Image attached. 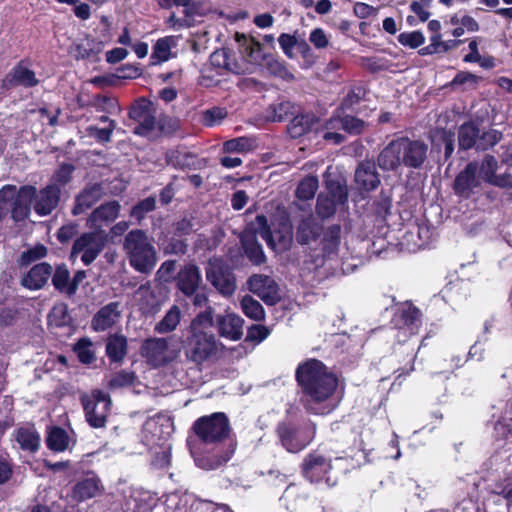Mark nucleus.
<instances>
[{
	"instance_id": "nucleus-62",
	"label": "nucleus",
	"mask_w": 512,
	"mask_h": 512,
	"mask_svg": "<svg viewBox=\"0 0 512 512\" xmlns=\"http://www.w3.org/2000/svg\"><path fill=\"white\" fill-rule=\"evenodd\" d=\"M309 41L313 44V46L317 49H323L328 46L329 40L324 30L321 28H316L312 30L309 36Z\"/></svg>"
},
{
	"instance_id": "nucleus-20",
	"label": "nucleus",
	"mask_w": 512,
	"mask_h": 512,
	"mask_svg": "<svg viewBox=\"0 0 512 512\" xmlns=\"http://www.w3.org/2000/svg\"><path fill=\"white\" fill-rule=\"evenodd\" d=\"M120 205L116 201L102 204L90 215L87 225L95 231H103L102 227L113 222L119 215Z\"/></svg>"
},
{
	"instance_id": "nucleus-56",
	"label": "nucleus",
	"mask_w": 512,
	"mask_h": 512,
	"mask_svg": "<svg viewBox=\"0 0 512 512\" xmlns=\"http://www.w3.org/2000/svg\"><path fill=\"white\" fill-rule=\"evenodd\" d=\"M115 122L110 121V125L106 128H98L96 126H89L86 130L90 136L96 138L99 142H109L115 129Z\"/></svg>"
},
{
	"instance_id": "nucleus-7",
	"label": "nucleus",
	"mask_w": 512,
	"mask_h": 512,
	"mask_svg": "<svg viewBox=\"0 0 512 512\" xmlns=\"http://www.w3.org/2000/svg\"><path fill=\"white\" fill-rule=\"evenodd\" d=\"M193 430L204 443L218 444L229 435V420L222 412L213 413L197 419L193 424Z\"/></svg>"
},
{
	"instance_id": "nucleus-51",
	"label": "nucleus",
	"mask_w": 512,
	"mask_h": 512,
	"mask_svg": "<svg viewBox=\"0 0 512 512\" xmlns=\"http://www.w3.org/2000/svg\"><path fill=\"white\" fill-rule=\"evenodd\" d=\"M269 72L275 76H278L282 79H292L293 75L288 71L285 65L277 59L273 57H266L264 60Z\"/></svg>"
},
{
	"instance_id": "nucleus-46",
	"label": "nucleus",
	"mask_w": 512,
	"mask_h": 512,
	"mask_svg": "<svg viewBox=\"0 0 512 512\" xmlns=\"http://www.w3.org/2000/svg\"><path fill=\"white\" fill-rule=\"evenodd\" d=\"M47 255V248L43 244H36L33 247L23 251L20 256L21 265H30L31 263L44 258Z\"/></svg>"
},
{
	"instance_id": "nucleus-23",
	"label": "nucleus",
	"mask_w": 512,
	"mask_h": 512,
	"mask_svg": "<svg viewBox=\"0 0 512 512\" xmlns=\"http://www.w3.org/2000/svg\"><path fill=\"white\" fill-rule=\"evenodd\" d=\"M102 491L100 479L93 473L79 480L72 489V498L77 502H83L96 497Z\"/></svg>"
},
{
	"instance_id": "nucleus-33",
	"label": "nucleus",
	"mask_w": 512,
	"mask_h": 512,
	"mask_svg": "<svg viewBox=\"0 0 512 512\" xmlns=\"http://www.w3.org/2000/svg\"><path fill=\"white\" fill-rule=\"evenodd\" d=\"M106 353L113 362H121L127 353V339L123 335L114 334L107 339Z\"/></svg>"
},
{
	"instance_id": "nucleus-18",
	"label": "nucleus",
	"mask_w": 512,
	"mask_h": 512,
	"mask_svg": "<svg viewBox=\"0 0 512 512\" xmlns=\"http://www.w3.org/2000/svg\"><path fill=\"white\" fill-rule=\"evenodd\" d=\"M244 320L233 312L226 311L216 318L218 333L231 341H238L243 336Z\"/></svg>"
},
{
	"instance_id": "nucleus-57",
	"label": "nucleus",
	"mask_w": 512,
	"mask_h": 512,
	"mask_svg": "<svg viewBox=\"0 0 512 512\" xmlns=\"http://www.w3.org/2000/svg\"><path fill=\"white\" fill-rule=\"evenodd\" d=\"M74 171V167L71 164H63L60 166V168L54 173L53 175V182L59 187L62 185L67 184L72 176V173Z\"/></svg>"
},
{
	"instance_id": "nucleus-38",
	"label": "nucleus",
	"mask_w": 512,
	"mask_h": 512,
	"mask_svg": "<svg viewBox=\"0 0 512 512\" xmlns=\"http://www.w3.org/2000/svg\"><path fill=\"white\" fill-rule=\"evenodd\" d=\"M314 117L311 115H296L288 125V132L293 138L305 134L311 127Z\"/></svg>"
},
{
	"instance_id": "nucleus-60",
	"label": "nucleus",
	"mask_w": 512,
	"mask_h": 512,
	"mask_svg": "<svg viewBox=\"0 0 512 512\" xmlns=\"http://www.w3.org/2000/svg\"><path fill=\"white\" fill-rule=\"evenodd\" d=\"M270 330L263 325H253L248 329L247 339L257 343L262 342L268 337Z\"/></svg>"
},
{
	"instance_id": "nucleus-61",
	"label": "nucleus",
	"mask_w": 512,
	"mask_h": 512,
	"mask_svg": "<svg viewBox=\"0 0 512 512\" xmlns=\"http://www.w3.org/2000/svg\"><path fill=\"white\" fill-rule=\"evenodd\" d=\"M279 45L281 49L283 50L284 54L292 58L293 57V48L295 47L297 40L293 35L283 33L278 38Z\"/></svg>"
},
{
	"instance_id": "nucleus-6",
	"label": "nucleus",
	"mask_w": 512,
	"mask_h": 512,
	"mask_svg": "<svg viewBox=\"0 0 512 512\" xmlns=\"http://www.w3.org/2000/svg\"><path fill=\"white\" fill-rule=\"evenodd\" d=\"M255 232L266 241L267 245L276 252H284L289 249L292 239V224L288 217L282 216L278 219L277 227L270 231L267 219L263 215H258L253 224Z\"/></svg>"
},
{
	"instance_id": "nucleus-16",
	"label": "nucleus",
	"mask_w": 512,
	"mask_h": 512,
	"mask_svg": "<svg viewBox=\"0 0 512 512\" xmlns=\"http://www.w3.org/2000/svg\"><path fill=\"white\" fill-rule=\"evenodd\" d=\"M478 163L470 162L455 178L454 191L463 198H469L481 188L482 179L477 174Z\"/></svg>"
},
{
	"instance_id": "nucleus-53",
	"label": "nucleus",
	"mask_w": 512,
	"mask_h": 512,
	"mask_svg": "<svg viewBox=\"0 0 512 512\" xmlns=\"http://www.w3.org/2000/svg\"><path fill=\"white\" fill-rule=\"evenodd\" d=\"M134 381V374L132 372H128L122 370L120 372L115 373L111 376L108 386L111 389L122 388L125 386H129Z\"/></svg>"
},
{
	"instance_id": "nucleus-40",
	"label": "nucleus",
	"mask_w": 512,
	"mask_h": 512,
	"mask_svg": "<svg viewBox=\"0 0 512 512\" xmlns=\"http://www.w3.org/2000/svg\"><path fill=\"white\" fill-rule=\"evenodd\" d=\"M241 307L244 314L253 320L260 321L265 317L262 305L249 295L242 298Z\"/></svg>"
},
{
	"instance_id": "nucleus-43",
	"label": "nucleus",
	"mask_w": 512,
	"mask_h": 512,
	"mask_svg": "<svg viewBox=\"0 0 512 512\" xmlns=\"http://www.w3.org/2000/svg\"><path fill=\"white\" fill-rule=\"evenodd\" d=\"M90 105L94 107L96 111L108 114H113L120 110L116 98L107 95L94 96Z\"/></svg>"
},
{
	"instance_id": "nucleus-30",
	"label": "nucleus",
	"mask_w": 512,
	"mask_h": 512,
	"mask_svg": "<svg viewBox=\"0 0 512 512\" xmlns=\"http://www.w3.org/2000/svg\"><path fill=\"white\" fill-rule=\"evenodd\" d=\"M35 73L24 66L15 67L12 72L3 80L5 87L22 85L25 87H33L37 85Z\"/></svg>"
},
{
	"instance_id": "nucleus-47",
	"label": "nucleus",
	"mask_w": 512,
	"mask_h": 512,
	"mask_svg": "<svg viewBox=\"0 0 512 512\" xmlns=\"http://www.w3.org/2000/svg\"><path fill=\"white\" fill-rule=\"evenodd\" d=\"M74 350L80 362L84 364H90L95 360L92 342L89 339H80L76 343Z\"/></svg>"
},
{
	"instance_id": "nucleus-54",
	"label": "nucleus",
	"mask_w": 512,
	"mask_h": 512,
	"mask_svg": "<svg viewBox=\"0 0 512 512\" xmlns=\"http://www.w3.org/2000/svg\"><path fill=\"white\" fill-rule=\"evenodd\" d=\"M227 116V112L223 108L214 107L203 112V123L206 126H215Z\"/></svg>"
},
{
	"instance_id": "nucleus-19",
	"label": "nucleus",
	"mask_w": 512,
	"mask_h": 512,
	"mask_svg": "<svg viewBox=\"0 0 512 512\" xmlns=\"http://www.w3.org/2000/svg\"><path fill=\"white\" fill-rule=\"evenodd\" d=\"M394 322L405 336L414 335L421 325L420 311L416 307L406 304L398 310Z\"/></svg>"
},
{
	"instance_id": "nucleus-2",
	"label": "nucleus",
	"mask_w": 512,
	"mask_h": 512,
	"mask_svg": "<svg viewBox=\"0 0 512 512\" xmlns=\"http://www.w3.org/2000/svg\"><path fill=\"white\" fill-rule=\"evenodd\" d=\"M220 345L213 332L212 309L208 308L190 322L184 340V353L188 360L202 364L218 354Z\"/></svg>"
},
{
	"instance_id": "nucleus-12",
	"label": "nucleus",
	"mask_w": 512,
	"mask_h": 512,
	"mask_svg": "<svg viewBox=\"0 0 512 512\" xmlns=\"http://www.w3.org/2000/svg\"><path fill=\"white\" fill-rule=\"evenodd\" d=\"M132 120L138 125L135 127V134L147 136L156 129V109L153 103L141 98L135 102L129 112Z\"/></svg>"
},
{
	"instance_id": "nucleus-4",
	"label": "nucleus",
	"mask_w": 512,
	"mask_h": 512,
	"mask_svg": "<svg viewBox=\"0 0 512 512\" xmlns=\"http://www.w3.org/2000/svg\"><path fill=\"white\" fill-rule=\"evenodd\" d=\"M61 189L55 183L47 185L41 190L34 186H23L18 190L17 198L12 204V217L15 221H22L30 214V209L39 216L52 213L59 204Z\"/></svg>"
},
{
	"instance_id": "nucleus-22",
	"label": "nucleus",
	"mask_w": 512,
	"mask_h": 512,
	"mask_svg": "<svg viewBox=\"0 0 512 512\" xmlns=\"http://www.w3.org/2000/svg\"><path fill=\"white\" fill-rule=\"evenodd\" d=\"M355 183L359 190L366 192L375 190L379 186L380 177L373 162L363 161L357 166Z\"/></svg>"
},
{
	"instance_id": "nucleus-5",
	"label": "nucleus",
	"mask_w": 512,
	"mask_h": 512,
	"mask_svg": "<svg viewBox=\"0 0 512 512\" xmlns=\"http://www.w3.org/2000/svg\"><path fill=\"white\" fill-rule=\"evenodd\" d=\"M123 251L130 266L142 274L151 273L158 261L153 239L142 229L129 231L123 241Z\"/></svg>"
},
{
	"instance_id": "nucleus-45",
	"label": "nucleus",
	"mask_w": 512,
	"mask_h": 512,
	"mask_svg": "<svg viewBox=\"0 0 512 512\" xmlns=\"http://www.w3.org/2000/svg\"><path fill=\"white\" fill-rule=\"evenodd\" d=\"M479 135V130L473 124H463L459 129V146L462 149L471 148Z\"/></svg>"
},
{
	"instance_id": "nucleus-50",
	"label": "nucleus",
	"mask_w": 512,
	"mask_h": 512,
	"mask_svg": "<svg viewBox=\"0 0 512 512\" xmlns=\"http://www.w3.org/2000/svg\"><path fill=\"white\" fill-rule=\"evenodd\" d=\"M398 42L403 46L415 49L425 42V37L421 31L403 32L399 34Z\"/></svg>"
},
{
	"instance_id": "nucleus-37",
	"label": "nucleus",
	"mask_w": 512,
	"mask_h": 512,
	"mask_svg": "<svg viewBox=\"0 0 512 512\" xmlns=\"http://www.w3.org/2000/svg\"><path fill=\"white\" fill-rule=\"evenodd\" d=\"M174 44L175 43L172 37H164L157 40L153 47V52L151 54L153 64L169 60L171 57V48Z\"/></svg>"
},
{
	"instance_id": "nucleus-35",
	"label": "nucleus",
	"mask_w": 512,
	"mask_h": 512,
	"mask_svg": "<svg viewBox=\"0 0 512 512\" xmlns=\"http://www.w3.org/2000/svg\"><path fill=\"white\" fill-rule=\"evenodd\" d=\"M52 283L60 292L68 295L75 293V285H70V273L65 265L57 266L52 276Z\"/></svg>"
},
{
	"instance_id": "nucleus-49",
	"label": "nucleus",
	"mask_w": 512,
	"mask_h": 512,
	"mask_svg": "<svg viewBox=\"0 0 512 512\" xmlns=\"http://www.w3.org/2000/svg\"><path fill=\"white\" fill-rule=\"evenodd\" d=\"M235 451V445L230 441L228 444V448L219 458L210 461L209 459H199L197 460V464L207 470H212L220 467L222 464L226 463L232 456Z\"/></svg>"
},
{
	"instance_id": "nucleus-25",
	"label": "nucleus",
	"mask_w": 512,
	"mask_h": 512,
	"mask_svg": "<svg viewBox=\"0 0 512 512\" xmlns=\"http://www.w3.org/2000/svg\"><path fill=\"white\" fill-rule=\"evenodd\" d=\"M12 439L23 451L35 453L40 447V435L32 425H24L15 429Z\"/></svg>"
},
{
	"instance_id": "nucleus-48",
	"label": "nucleus",
	"mask_w": 512,
	"mask_h": 512,
	"mask_svg": "<svg viewBox=\"0 0 512 512\" xmlns=\"http://www.w3.org/2000/svg\"><path fill=\"white\" fill-rule=\"evenodd\" d=\"M95 46L96 44L93 40L83 39L73 45L71 48V54L76 59H85L98 51L95 50Z\"/></svg>"
},
{
	"instance_id": "nucleus-31",
	"label": "nucleus",
	"mask_w": 512,
	"mask_h": 512,
	"mask_svg": "<svg viewBox=\"0 0 512 512\" xmlns=\"http://www.w3.org/2000/svg\"><path fill=\"white\" fill-rule=\"evenodd\" d=\"M101 187L97 184L85 188L77 197L72 210L74 215H79L89 209L101 197Z\"/></svg>"
},
{
	"instance_id": "nucleus-26",
	"label": "nucleus",
	"mask_w": 512,
	"mask_h": 512,
	"mask_svg": "<svg viewBox=\"0 0 512 512\" xmlns=\"http://www.w3.org/2000/svg\"><path fill=\"white\" fill-rule=\"evenodd\" d=\"M235 38L238 43L239 52L249 63L261 64L266 59L262 52L261 44L254 38L239 33L236 34Z\"/></svg>"
},
{
	"instance_id": "nucleus-21",
	"label": "nucleus",
	"mask_w": 512,
	"mask_h": 512,
	"mask_svg": "<svg viewBox=\"0 0 512 512\" xmlns=\"http://www.w3.org/2000/svg\"><path fill=\"white\" fill-rule=\"evenodd\" d=\"M120 317V303H108L94 315L91 327L97 332L105 331L113 327L120 320Z\"/></svg>"
},
{
	"instance_id": "nucleus-64",
	"label": "nucleus",
	"mask_w": 512,
	"mask_h": 512,
	"mask_svg": "<svg viewBox=\"0 0 512 512\" xmlns=\"http://www.w3.org/2000/svg\"><path fill=\"white\" fill-rule=\"evenodd\" d=\"M354 13L361 19H366L371 16H375L377 9L363 2H358L354 5Z\"/></svg>"
},
{
	"instance_id": "nucleus-59",
	"label": "nucleus",
	"mask_w": 512,
	"mask_h": 512,
	"mask_svg": "<svg viewBox=\"0 0 512 512\" xmlns=\"http://www.w3.org/2000/svg\"><path fill=\"white\" fill-rule=\"evenodd\" d=\"M365 124L362 120L352 117H343V130L351 134H360L364 130Z\"/></svg>"
},
{
	"instance_id": "nucleus-13",
	"label": "nucleus",
	"mask_w": 512,
	"mask_h": 512,
	"mask_svg": "<svg viewBox=\"0 0 512 512\" xmlns=\"http://www.w3.org/2000/svg\"><path fill=\"white\" fill-rule=\"evenodd\" d=\"M141 354L155 367L171 362L176 357V352L169 349V341L166 338L147 339L141 347Z\"/></svg>"
},
{
	"instance_id": "nucleus-17",
	"label": "nucleus",
	"mask_w": 512,
	"mask_h": 512,
	"mask_svg": "<svg viewBox=\"0 0 512 512\" xmlns=\"http://www.w3.org/2000/svg\"><path fill=\"white\" fill-rule=\"evenodd\" d=\"M248 286L249 290L266 304L273 305L280 299L277 283L267 275H252L248 279Z\"/></svg>"
},
{
	"instance_id": "nucleus-24",
	"label": "nucleus",
	"mask_w": 512,
	"mask_h": 512,
	"mask_svg": "<svg viewBox=\"0 0 512 512\" xmlns=\"http://www.w3.org/2000/svg\"><path fill=\"white\" fill-rule=\"evenodd\" d=\"M202 281L200 271L195 265L183 267L177 277V287L186 296H192Z\"/></svg>"
},
{
	"instance_id": "nucleus-27",
	"label": "nucleus",
	"mask_w": 512,
	"mask_h": 512,
	"mask_svg": "<svg viewBox=\"0 0 512 512\" xmlns=\"http://www.w3.org/2000/svg\"><path fill=\"white\" fill-rule=\"evenodd\" d=\"M52 267L48 263H40L33 266L23 277L21 283L30 290L41 289L51 277Z\"/></svg>"
},
{
	"instance_id": "nucleus-42",
	"label": "nucleus",
	"mask_w": 512,
	"mask_h": 512,
	"mask_svg": "<svg viewBox=\"0 0 512 512\" xmlns=\"http://www.w3.org/2000/svg\"><path fill=\"white\" fill-rule=\"evenodd\" d=\"M319 186L317 177L308 176L304 178L296 189V196L300 200H310L314 197Z\"/></svg>"
},
{
	"instance_id": "nucleus-1",
	"label": "nucleus",
	"mask_w": 512,
	"mask_h": 512,
	"mask_svg": "<svg viewBox=\"0 0 512 512\" xmlns=\"http://www.w3.org/2000/svg\"><path fill=\"white\" fill-rule=\"evenodd\" d=\"M296 378L306 395L305 407L308 411L325 415L335 409L336 404L330 398L338 381L322 362L313 359L300 365L296 371Z\"/></svg>"
},
{
	"instance_id": "nucleus-36",
	"label": "nucleus",
	"mask_w": 512,
	"mask_h": 512,
	"mask_svg": "<svg viewBox=\"0 0 512 512\" xmlns=\"http://www.w3.org/2000/svg\"><path fill=\"white\" fill-rule=\"evenodd\" d=\"M341 129H343V117H341L340 114L331 117L325 123L323 139L333 142L334 144H340L344 141V136L337 131Z\"/></svg>"
},
{
	"instance_id": "nucleus-28",
	"label": "nucleus",
	"mask_w": 512,
	"mask_h": 512,
	"mask_svg": "<svg viewBox=\"0 0 512 512\" xmlns=\"http://www.w3.org/2000/svg\"><path fill=\"white\" fill-rule=\"evenodd\" d=\"M256 234L255 231H245L241 236V243L250 261L255 265H260L265 262L266 257L261 245L256 240Z\"/></svg>"
},
{
	"instance_id": "nucleus-14",
	"label": "nucleus",
	"mask_w": 512,
	"mask_h": 512,
	"mask_svg": "<svg viewBox=\"0 0 512 512\" xmlns=\"http://www.w3.org/2000/svg\"><path fill=\"white\" fill-rule=\"evenodd\" d=\"M278 434L287 451L298 452L311 442L315 434V427L312 426L307 430H302L287 424H281L278 427Z\"/></svg>"
},
{
	"instance_id": "nucleus-9",
	"label": "nucleus",
	"mask_w": 512,
	"mask_h": 512,
	"mask_svg": "<svg viewBox=\"0 0 512 512\" xmlns=\"http://www.w3.org/2000/svg\"><path fill=\"white\" fill-rule=\"evenodd\" d=\"M107 236L104 231H93L82 234L73 244L71 258L80 256L85 265H90L103 250Z\"/></svg>"
},
{
	"instance_id": "nucleus-10",
	"label": "nucleus",
	"mask_w": 512,
	"mask_h": 512,
	"mask_svg": "<svg viewBox=\"0 0 512 512\" xmlns=\"http://www.w3.org/2000/svg\"><path fill=\"white\" fill-rule=\"evenodd\" d=\"M347 199L346 185L331 181L327 184V193L318 196L316 212L323 219L329 218L335 214L338 208L346 204Z\"/></svg>"
},
{
	"instance_id": "nucleus-29",
	"label": "nucleus",
	"mask_w": 512,
	"mask_h": 512,
	"mask_svg": "<svg viewBox=\"0 0 512 512\" xmlns=\"http://www.w3.org/2000/svg\"><path fill=\"white\" fill-rule=\"evenodd\" d=\"M322 227L314 219L312 215H309L301 220L297 227L296 238L301 244H309L315 241L320 235Z\"/></svg>"
},
{
	"instance_id": "nucleus-3",
	"label": "nucleus",
	"mask_w": 512,
	"mask_h": 512,
	"mask_svg": "<svg viewBox=\"0 0 512 512\" xmlns=\"http://www.w3.org/2000/svg\"><path fill=\"white\" fill-rule=\"evenodd\" d=\"M428 146L421 140L400 137L392 140L378 155V165L384 171L400 166L419 168L426 160Z\"/></svg>"
},
{
	"instance_id": "nucleus-52",
	"label": "nucleus",
	"mask_w": 512,
	"mask_h": 512,
	"mask_svg": "<svg viewBox=\"0 0 512 512\" xmlns=\"http://www.w3.org/2000/svg\"><path fill=\"white\" fill-rule=\"evenodd\" d=\"M156 206V200L154 197H148L142 201H140L136 206H134L131 210L130 215L137 219L138 221L142 220L145 215L154 210Z\"/></svg>"
},
{
	"instance_id": "nucleus-58",
	"label": "nucleus",
	"mask_w": 512,
	"mask_h": 512,
	"mask_svg": "<svg viewBox=\"0 0 512 512\" xmlns=\"http://www.w3.org/2000/svg\"><path fill=\"white\" fill-rule=\"evenodd\" d=\"M209 11V7L207 6V3L204 0L201 1H193L192 5L183 10L184 16L189 18L190 21H192L194 16H203Z\"/></svg>"
},
{
	"instance_id": "nucleus-32",
	"label": "nucleus",
	"mask_w": 512,
	"mask_h": 512,
	"mask_svg": "<svg viewBox=\"0 0 512 512\" xmlns=\"http://www.w3.org/2000/svg\"><path fill=\"white\" fill-rule=\"evenodd\" d=\"M182 319V311L177 305H173L165 313L163 318L156 323L154 331L159 334H167L175 331Z\"/></svg>"
},
{
	"instance_id": "nucleus-15",
	"label": "nucleus",
	"mask_w": 512,
	"mask_h": 512,
	"mask_svg": "<svg viewBox=\"0 0 512 512\" xmlns=\"http://www.w3.org/2000/svg\"><path fill=\"white\" fill-rule=\"evenodd\" d=\"M207 280L223 295L233 294L236 288L233 274L218 260L210 261L206 268Z\"/></svg>"
},
{
	"instance_id": "nucleus-11",
	"label": "nucleus",
	"mask_w": 512,
	"mask_h": 512,
	"mask_svg": "<svg viewBox=\"0 0 512 512\" xmlns=\"http://www.w3.org/2000/svg\"><path fill=\"white\" fill-rule=\"evenodd\" d=\"M302 467L304 476L311 482L324 481L329 486L336 484V478L330 474L331 462L321 454L317 452L309 454L304 459Z\"/></svg>"
},
{
	"instance_id": "nucleus-8",
	"label": "nucleus",
	"mask_w": 512,
	"mask_h": 512,
	"mask_svg": "<svg viewBox=\"0 0 512 512\" xmlns=\"http://www.w3.org/2000/svg\"><path fill=\"white\" fill-rule=\"evenodd\" d=\"M81 402L89 425L93 428L104 427L111 407L110 397L101 390H93L90 395H82Z\"/></svg>"
},
{
	"instance_id": "nucleus-39",
	"label": "nucleus",
	"mask_w": 512,
	"mask_h": 512,
	"mask_svg": "<svg viewBox=\"0 0 512 512\" xmlns=\"http://www.w3.org/2000/svg\"><path fill=\"white\" fill-rule=\"evenodd\" d=\"M46 442L51 450L61 452L67 449L69 438L65 430L55 427L49 432Z\"/></svg>"
},
{
	"instance_id": "nucleus-63",
	"label": "nucleus",
	"mask_w": 512,
	"mask_h": 512,
	"mask_svg": "<svg viewBox=\"0 0 512 512\" xmlns=\"http://www.w3.org/2000/svg\"><path fill=\"white\" fill-rule=\"evenodd\" d=\"M248 140L246 138H236L226 141L223 144V150L226 153L242 152L246 149Z\"/></svg>"
},
{
	"instance_id": "nucleus-44",
	"label": "nucleus",
	"mask_w": 512,
	"mask_h": 512,
	"mask_svg": "<svg viewBox=\"0 0 512 512\" xmlns=\"http://www.w3.org/2000/svg\"><path fill=\"white\" fill-rule=\"evenodd\" d=\"M497 168L498 161L496 160V158L491 155H486L482 160L481 165H478L477 174L480 176L482 181L490 184V182L496 175L495 173Z\"/></svg>"
},
{
	"instance_id": "nucleus-55",
	"label": "nucleus",
	"mask_w": 512,
	"mask_h": 512,
	"mask_svg": "<svg viewBox=\"0 0 512 512\" xmlns=\"http://www.w3.org/2000/svg\"><path fill=\"white\" fill-rule=\"evenodd\" d=\"M176 269L175 260L164 261L156 272V279L163 283H168L173 279Z\"/></svg>"
},
{
	"instance_id": "nucleus-34",
	"label": "nucleus",
	"mask_w": 512,
	"mask_h": 512,
	"mask_svg": "<svg viewBox=\"0 0 512 512\" xmlns=\"http://www.w3.org/2000/svg\"><path fill=\"white\" fill-rule=\"evenodd\" d=\"M295 113V105L290 101H281L271 104L266 110V119L271 122H280Z\"/></svg>"
},
{
	"instance_id": "nucleus-41",
	"label": "nucleus",
	"mask_w": 512,
	"mask_h": 512,
	"mask_svg": "<svg viewBox=\"0 0 512 512\" xmlns=\"http://www.w3.org/2000/svg\"><path fill=\"white\" fill-rule=\"evenodd\" d=\"M341 228L338 225L329 227L323 238V250L328 256L334 254L340 244Z\"/></svg>"
}]
</instances>
